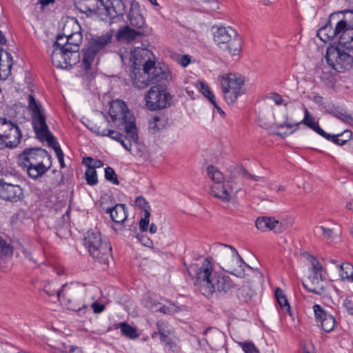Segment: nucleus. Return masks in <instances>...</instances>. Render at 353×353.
<instances>
[{"label": "nucleus", "instance_id": "29", "mask_svg": "<svg viewBox=\"0 0 353 353\" xmlns=\"http://www.w3.org/2000/svg\"><path fill=\"white\" fill-rule=\"evenodd\" d=\"M141 34L142 33L140 31L135 30L130 28L128 26H126L119 30L116 34V38L118 41L125 40L127 41H131Z\"/></svg>", "mask_w": 353, "mask_h": 353}, {"label": "nucleus", "instance_id": "43", "mask_svg": "<svg viewBox=\"0 0 353 353\" xmlns=\"http://www.w3.org/2000/svg\"><path fill=\"white\" fill-rule=\"evenodd\" d=\"M172 58L177 63L184 68L191 63V57L188 54L181 55L179 54H174L172 56Z\"/></svg>", "mask_w": 353, "mask_h": 353}, {"label": "nucleus", "instance_id": "36", "mask_svg": "<svg viewBox=\"0 0 353 353\" xmlns=\"http://www.w3.org/2000/svg\"><path fill=\"white\" fill-rule=\"evenodd\" d=\"M85 177L87 183L89 185L93 186L98 183L97 174L95 169L88 164L85 173Z\"/></svg>", "mask_w": 353, "mask_h": 353}, {"label": "nucleus", "instance_id": "1", "mask_svg": "<svg viewBox=\"0 0 353 353\" xmlns=\"http://www.w3.org/2000/svg\"><path fill=\"white\" fill-rule=\"evenodd\" d=\"M213 270V264L206 258L196 273V285L201 294L208 298L212 296L214 292L225 294L234 287L229 276Z\"/></svg>", "mask_w": 353, "mask_h": 353}, {"label": "nucleus", "instance_id": "49", "mask_svg": "<svg viewBox=\"0 0 353 353\" xmlns=\"http://www.w3.org/2000/svg\"><path fill=\"white\" fill-rule=\"evenodd\" d=\"M240 345L245 353H259V350L252 342L241 343Z\"/></svg>", "mask_w": 353, "mask_h": 353}, {"label": "nucleus", "instance_id": "35", "mask_svg": "<svg viewBox=\"0 0 353 353\" xmlns=\"http://www.w3.org/2000/svg\"><path fill=\"white\" fill-rule=\"evenodd\" d=\"M340 276L342 280L351 282L353 277V265L349 263H343L340 266Z\"/></svg>", "mask_w": 353, "mask_h": 353}, {"label": "nucleus", "instance_id": "63", "mask_svg": "<svg viewBox=\"0 0 353 353\" xmlns=\"http://www.w3.org/2000/svg\"><path fill=\"white\" fill-rule=\"evenodd\" d=\"M243 177L245 179H252V180L256 181H261V180L263 179V177H261V176H259L253 175V174L249 173L246 170H244V172H243Z\"/></svg>", "mask_w": 353, "mask_h": 353}, {"label": "nucleus", "instance_id": "16", "mask_svg": "<svg viewBox=\"0 0 353 353\" xmlns=\"http://www.w3.org/2000/svg\"><path fill=\"white\" fill-rule=\"evenodd\" d=\"M153 57V53L148 49L135 47L131 51L130 61L133 67L143 66V68H145V65L149 63H151V67H157L156 62L152 59Z\"/></svg>", "mask_w": 353, "mask_h": 353}, {"label": "nucleus", "instance_id": "44", "mask_svg": "<svg viewBox=\"0 0 353 353\" xmlns=\"http://www.w3.org/2000/svg\"><path fill=\"white\" fill-rule=\"evenodd\" d=\"M12 247L3 239L0 238V258L12 254Z\"/></svg>", "mask_w": 353, "mask_h": 353}, {"label": "nucleus", "instance_id": "23", "mask_svg": "<svg viewBox=\"0 0 353 353\" xmlns=\"http://www.w3.org/2000/svg\"><path fill=\"white\" fill-rule=\"evenodd\" d=\"M128 19L130 24L134 28L141 29L145 26V21L141 13L139 5L135 1L131 3L130 10L128 14Z\"/></svg>", "mask_w": 353, "mask_h": 353}, {"label": "nucleus", "instance_id": "56", "mask_svg": "<svg viewBox=\"0 0 353 353\" xmlns=\"http://www.w3.org/2000/svg\"><path fill=\"white\" fill-rule=\"evenodd\" d=\"M352 136V132L350 130H346L343 131L342 133L334 135V137H337V139L339 140L345 139V143L351 139Z\"/></svg>", "mask_w": 353, "mask_h": 353}, {"label": "nucleus", "instance_id": "52", "mask_svg": "<svg viewBox=\"0 0 353 353\" xmlns=\"http://www.w3.org/2000/svg\"><path fill=\"white\" fill-rule=\"evenodd\" d=\"M334 134L332 135L329 133L325 132L324 136H322V137H324L325 139H326L327 140L331 141L333 143H334L335 144L339 145H343L345 144V139L339 140L337 139V137H334Z\"/></svg>", "mask_w": 353, "mask_h": 353}, {"label": "nucleus", "instance_id": "40", "mask_svg": "<svg viewBox=\"0 0 353 353\" xmlns=\"http://www.w3.org/2000/svg\"><path fill=\"white\" fill-rule=\"evenodd\" d=\"M348 29L347 28V23L346 21H343V20H341L340 21H339L334 29L333 30H332V34H327V37L328 38H334L336 37V36L338 35H341L343 31H346Z\"/></svg>", "mask_w": 353, "mask_h": 353}, {"label": "nucleus", "instance_id": "4", "mask_svg": "<svg viewBox=\"0 0 353 353\" xmlns=\"http://www.w3.org/2000/svg\"><path fill=\"white\" fill-rule=\"evenodd\" d=\"M112 40V32H108L100 37L92 38L88 43V48L82 50L81 62L78 65V77H81L83 83L88 85L95 77V72L92 68L96 56L103 53L106 47Z\"/></svg>", "mask_w": 353, "mask_h": 353}, {"label": "nucleus", "instance_id": "13", "mask_svg": "<svg viewBox=\"0 0 353 353\" xmlns=\"http://www.w3.org/2000/svg\"><path fill=\"white\" fill-rule=\"evenodd\" d=\"M63 31H65V28ZM82 39L83 37L80 31H76L68 34L64 32L63 34H58L57 36L56 44L58 46L63 45V48H68L70 52H72L70 54L72 59L74 61L77 59H81L79 50Z\"/></svg>", "mask_w": 353, "mask_h": 353}, {"label": "nucleus", "instance_id": "48", "mask_svg": "<svg viewBox=\"0 0 353 353\" xmlns=\"http://www.w3.org/2000/svg\"><path fill=\"white\" fill-rule=\"evenodd\" d=\"M332 30H333V29L330 26H326L319 29L317 35L322 41H325L326 39H332L333 38H328L327 34H331Z\"/></svg>", "mask_w": 353, "mask_h": 353}, {"label": "nucleus", "instance_id": "5", "mask_svg": "<svg viewBox=\"0 0 353 353\" xmlns=\"http://www.w3.org/2000/svg\"><path fill=\"white\" fill-rule=\"evenodd\" d=\"M84 245L90 255L97 262L105 264L112 251L110 242L102 237L99 231H88L83 239Z\"/></svg>", "mask_w": 353, "mask_h": 353}, {"label": "nucleus", "instance_id": "54", "mask_svg": "<svg viewBox=\"0 0 353 353\" xmlns=\"http://www.w3.org/2000/svg\"><path fill=\"white\" fill-rule=\"evenodd\" d=\"M226 187L228 188L230 195L232 194H236L241 190V188L239 186H236V183L232 180L228 181Z\"/></svg>", "mask_w": 353, "mask_h": 353}, {"label": "nucleus", "instance_id": "24", "mask_svg": "<svg viewBox=\"0 0 353 353\" xmlns=\"http://www.w3.org/2000/svg\"><path fill=\"white\" fill-rule=\"evenodd\" d=\"M74 3L77 9L87 14L94 12L99 14V9L101 8L100 3L97 0H74Z\"/></svg>", "mask_w": 353, "mask_h": 353}, {"label": "nucleus", "instance_id": "28", "mask_svg": "<svg viewBox=\"0 0 353 353\" xmlns=\"http://www.w3.org/2000/svg\"><path fill=\"white\" fill-rule=\"evenodd\" d=\"M90 130L95 134L102 136V137H108L110 139L119 141V139H123V134L117 132L114 130L108 129L106 128H103L101 125H98L95 124L92 126Z\"/></svg>", "mask_w": 353, "mask_h": 353}, {"label": "nucleus", "instance_id": "32", "mask_svg": "<svg viewBox=\"0 0 353 353\" xmlns=\"http://www.w3.org/2000/svg\"><path fill=\"white\" fill-rule=\"evenodd\" d=\"M339 46L347 49L353 48V29L343 32L339 37Z\"/></svg>", "mask_w": 353, "mask_h": 353}, {"label": "nucleus", "instance_id": "14", "mask_svg": "<svg viewBox=\"0 0 353 353\" xmlns=\"http://www.w3.org/2000/svg\"><path fill=\"white\" fill-rule=\"evenodd\" d=\"M100 6L99 15L103 21H106L123 16L125 11L123 0H104Z\"/></svg>", "mask_w": 353, "mask_h": 353}, {"label": "nucleus", "instance_id": "62", "mask_svg": "<svg viewBox=\"0 0 353 353\" xmlns=\"http://www.w3.org/2000/svg\"><path fill=\"white\" fill-rule=\"evenodd\" d=\"M300 123H295V124H292V123H288L286 121L282 123H279L278 124V128H283L285 127L288 128H291L294 126H295L296 128L292 131V132H294V131L296 130L297 129V127L298 125H299Z\"/></svg>", "mask_w": 353, "mask_h": 353}, {"label": "nucleus", "instance_id": "21", "mask_svg": "<svg viewBox=\"0 0 353 353\" xmlns=\"http://www.w3.org/2000/svg\"><path fill=\"white\" fill-rule=\"evenodd\" d=\"M83 287L79 283H70L63 285L61 290L57 291V294L59 297L63 296L68 303H71L72 301L83 294Z\"/></svg>", "mask_w": 353, "mask_h": 353}, {"label": "nucleus", "instance_id": "15", "mask_svg": "<svg viewBox=\"0 0 353 353\" xmlns=\"http://www.w3.org/2000/svg\"><path fill=\"white\" fill-rule=\"evenodd\" d=\"M70 51L68 48H63V45L58 46L56 41L53 44V50L51 53V59L53 65L62 69H66L81 62L80 59L72 61L70 56Z\"/></svg>", "mask_w": 353, "mask_h": 353}, {"label": "nucleus", "instance_id": "25", "mask_svg": "<svg viewBox=\"0 0 353 353\" xmlns=\"http://www.w3.org/2000/svg\"><path fill=\"white\" fill-rule=\"evenodd\" d=\"M105 212L110 214L112 221L117 224H122L128 216L124 204H117L112 208H107Z\"/></svg>", "mask_w": 353, "mask_h": 353}, {"label": "nucleus", "instance_id": "64", "mask_svg": "<svg viewBox=\"0 0 353 353\" xmlns=\"http://www.w3.org/2000/svg\"><path fill=\"white\" fill-rule=\"evenodd\" d=\"M88 307L87 305L85 304H82L81 306H75V305H68V309L69 310H73V311H76V312H81V311H83V310L85 309H87Z\"/></svg>", "mask_w": 353, "mask_h": 353}, {"label": "nucleus", "instance_id": "47", "mask_svg": "<svg viewBox=\"0 0 353 353\" xmlns=\"http://www.w3.org/2000/svg\"><path fill=\"white\" fill-rule=\"evenodd\" d=\"M150 212L145 210L143 217L139 221V229L141 232H144L148 230V225L150 223Z\"/></svg>", "mask_w": 353, "mask_h": 353}, {"label": "nucleus", "instance_id": "30", "mask_svg": "<svg viewBox=\"0 0 353 353\" xmlns=\"http://www.w3.org/2000/svg\"><path fill=\"white\" fill-rule=\"evenodd\" d=\"M242 39L237 34L225 46L223 50H228L232 55H238L241 51Z\"/></svg>", "mask_w": 353, "mask_h": 353}, {"label": "nucleus", "instance_id": "34", "mask_svg": "<svg viewBox=\"0 0 353 353\" xmlns=\"http://www.w3.org/2000/svg\"><path fill=\"white\" fill-rule=\"evenodd\" d=\"M207 173L208 176L214 182V183L224 182V176L216 167L212 165L208 166Z\"/></svg>", "mask_w": 353, "mask_h": 353}, {"label": "nucleus", "instance_id": "10", "mask_svg": "<svg viewBox=\"0 0 353 353\" xmlns=\"http://www.w3.org/2000/svg\"><path fill=\"white\" fill-rule=\"evenodd\" d=\"M22 132L19 127L11 120L0 117V139L3 142L2 150L14 149L20 143Z\"/></svg>", "mask_w": 353, "mask_h": 353}, {"label": "nucleus", "instance_id": "33", "mask_svg": "<svg viewBox=\"0 0 353 353\" xmlns=\"http://www.w3.org/2000/svg\"><path fill=\"white\" fill-rule=\"evenodd\" d=\"M157 327L161 341L162 342L168 343V338L171 334V327L170 324L166 321H159L157 323Z\"/></svg>", "mask_w": 353, "mask_h": 353}, {"label": "nucleus", "instance_id": "53", "mask_svg": "<svg viewBox=\"0 0 353 353\" xmlns=\"http://www.w3.org/2000/svg\"><path fill=\"white\" fill-rule=\"evenodd\" d=\"M88 162H89L90 163H92L93 164L91 165V167H93L94 169L95 168H101L103 165V163L101 161V160H99V159H94L92 157H88L86 158H84L83 159V162L85 163H86Z\"/></svg>", "mask_w": 353, "mask_h": 353}, {"label": "nucleus", "instance_id": "9", "mask_svg": "<svg viewBox=\"0 0 353 353\" xmlns=\"http://www.w3.org/2000/svg\"><path fill=\"white\" fill-rule=\"evenodd\" d=\"M244 83L245 78L239 74L230 73L221 77V88L228 104L235 103L238 97L244 93Z\"/></svg>", "mask_w": 353, "mask_h": 353}, {"label": "nucleus", "instance_id": "41", "mask_svg": "<svg viewBox=\"0 0 353 353\" xmlns=\"http://www.w3.org/2000/svg\"><path fill=\"white\" fill-rule=\"evenodd\" d=\"M314 232L315 234H318L321 233L323 236L327 239H332L334 236V231L332 229L327 228L324 226H316L314 229Z\"/></svg>", "mask_w": 353, "mask_h": 353}, {"label": "nucleus", "instance_id": "19", "mask_svg": "<svg viewBox=\"0 0 353 353\" xmlns=\"http://www.w3.org/2000/svg\"><path fill=\"white\" fill-rule=\"evenodd\" d=\"M313 310L316 321L321 323L322 329L326 332L332 331L336 322L334 317L323 310L318 304L313 306Z\"/></svg>", "mask_w": 353, "mask_h": 353}, {"label": "nucleus", "instance_id": "6", "mask_svg": "<svg viewBox=\"0 0 353 353\" xmlns=\"http://www.w3.org/2000/svg\"><path fill=\"white\" fill-rule=\"evenodd\" d=\"M166 77L167 73L161 67H151V63L147 64L142 70L134 67L131 74L132 83L138 89H143L156 84Z\"/></svg>", "mask_w": 353, "mask_h": 353}, {"label": "nucleus", "instance_id": "8", "mask_svg": "<svg viewBox=\"0 0 353 353\" xmlns=\"http://www.w3.org/2000/svg\"><path fill=\"white\" fill-rule=\"evenodd\" d=\"M215 258L226 268L225 271L238 276L241 272L234 268L233 263H243L242 259L239 255L236 250L231 246L223 243H217L213 248Z\"/></svg>", "mask_w": 353, "mask_h": 353}, {"label": "nucleus", "instance_id": "7", "mask_svg": "<svg viewBox=\"0 0 353 353\" xmlns=\"http://www.w3.org/2000/svg\"><path fill=\"white\" fill-rule=\"evenodd\" d=\"M144 99L149 110L157 111L171 106L172 97L164 85H155L145 94Z\"/></svg>", "mask_w": 353, "mask_h": 353}, {"label": "nucleus", "instance_id": "3", "mask_svg": "<svg viewBox=\"0 0 353 353\" xmlns=\"http://www.w3.org/2000/svg\"><path fill=\"white\" fill-rule=\"evenodd\" d=\"M52 163V156L41 148H26L18 156L19 165L34 180L42 177L50 169Z\"/></svg>", "mask_w": 353, "mask_h": 353}, {"label": "nucleus", "instance_id": "17", "mask_svg": "<svg viewBox=\"0 0 353 353\" xmlns=\"http://www.w3.org/2000/svg\"><path fill=\"white\" fill-rule=\"evenodd\" d=\"M23 196V190L18 185L6 183L0 180V198L11 202L19 201Z\"/></svg>", "mask_w": 353, "mask_h": 353}, {"label": "nucleus", "instance_id": "39", "mask_svg": "<svg viewBox=\"0 0 353 353\" xmlns=\"http://www.w3.org/2000/svg\"><path fill=\"white\" fill-rule=\"evenodd\" d=\"M275 296L281 307L289 312L290 307L283 291L280 288H277L275 291Z\"/></svg>", "mask_w": 353, "mask_h": 353}, {"label": "nucleus", "instance_id": "26", "mask_svg": "<svg viewBox=\"0 0 353 353\" xmlns=\"http://www.w3.org/2000/svg\"><path fill=\"white\" fill-rule=\"evenodd\" d=\"M210 192L212 196L222 201H228L231 199L230 193L226 187V184L223 183H216L212 185Z\"/></svg>", "mask_w": 353, "mask_h": 353}, {"label": "nucleus", "instance_id": "46", "mask_svg": "<svg viewBox=\"0 0 353 353\" xmlns=\"http://www.w3.org/2000/svg\"><path fill=\"white\" fill-rule=\"evenodd\" d=\"M158 310L165 314H173L179 312L181 310L179 307L176 306L174 303H170L169 305H163L160 307Z\"/></svg>", "mask_w": 353, "mask_h": 353}, {"label": "nucleus", "instance_id": "50", "mask_svg": "<svg viewBox=\"0 0 353 353\" xmlns=\"http://www.w3.org/2000/svg\"><path fill=\"white\" fill-rule=\"evenodd\" d=\"M135 204L137 207L143 210L144 212L145 210H150V206L149 205L145 199L142 196H139L136 198Z\"/></svg>", "mask_w": 353, "mask_h": 353}, {"label": "nucleus", "instance_id": "11", "mask_svg": "<svg viewBox=\"0 0 353 353\" xmlns=\"http://www.w3.org/2000/svg\"><path fill=\"white\" fill-rule=\"evenodd\" d=\"M325 58L329 65L339 72L349 69L353 63V57L339 46L328 47Z\"/></svg>", "mask_w": 353, "mask_h": 353}, {"label": "nucleus", "instance_id": "57", "mask_svg": "<svg viewBox=\"0 0 353 353\" xmlns=\"http://www.w3.org/2000/svg\"><path fill=\"white\" fill-rule=\"evenodd\" d=\"M136 237L139 239V241L145 246L151 247L153 244L152 241L146 236L143 234H138Z\"/></svg>", "mask_w": 353, "mask_h": 353}, {"label": "nucleus", "instance_id": "27", "mask_svg": "<svg viewBox=\"0 0 353 353\" xmlns=\"http://www.w3.org/2000/svg\"><path fill=\"white\" fill-rule=\"evenodd\" d=\"M6 59L0 61V79L6 80L11 74L13 65L12 57L10 52H4Z\"/></svg>", "mask_w": 353, "mask_h": 353}, {"label": "nucleus", "instance_id": "12", "mask_svg": "<svg viewBox=\"0 0 353 353\" xmlns=\"http://www.w3.org/2000/svg\"><path fill=\"white\" fill-rule=\"evenodd\" d=\"M28 109L31 113L32 125L37 138L49 132L46 116L32 94L28 95Z\"/></svg>", "mask_w": 353, "mask_h": 353}, {"label": "nucleus", "instance_id": "59", "mask_svg": "<svg viewBox=\"0 0 353 353\" xmlns=\"http://www.w3.org/2000/svg\"><path fill=\"white\" fill-rule=\"evenodd\" d=\"M90 306L93 309V312L96 314L101 313L105 310V305L97 301L93 302Z\"/></svg>", "mask_w": 353, "mask_h": 353}, {"label": "nucleus", "instance_id": "37", "mask_svg": "<svg viewBox=\"0 0 353 353\" xmlns=\"http://www.w3.org/2000/svg\"><path fill=\"white\" fill-rule=\"evenodd\" d=\"M37 139L41 141H46L48 145L54 149L55 152L57 148H61L57 139L53 136L50 131L45 133L44 135L43 134L42 136L37 137Z\"/></svg>", "mask_w": 353, "mask_h": 353}, {"label": "nucleus", "instance_id": "55", "mask_svg": "<svg viewBox=\"0 0 353 353\" xmlns=\"http://www.w3.org/2000/svg\"><path fill=\"white\" fill-rule=\"evenodd\" d=\"M268 98L272 100L276 105H280L283 103V99L279 94L276 92H272L270 93Z\"/></svg>", "mask_w": 353, "mask_h": 353}, {"label": "nucleus", "instance_id": "18", "mask_svg": "<svg viewBox=\"0 0 353 353\" xmlns=\"http://www.w3.org/2000/svg\"><path fill=\"white\" fill-rule=\"evenodd\" d=\"M255 225L257 229L262 232L272 230L275 233H281L285 230V227L282 222L276 220L273 217L269 216L257 218L255 221Z\"/></svg>", "mask_w": 353, "mask_h": 353}, {"label": "nucleus", "instance_id": "42", "mask_svg": "<svg viewBox=\"0 0 353 353\" xmlns=\"http://www.w3.org/2000/svg\"><path fill=\"white\" fill-rule=\"evenodd\" d=\"M199 89L201 93L211 102L214 103L215 97L210 90L208 85L203 81H199Z\"/></svg>", "mask_w": 353, "mask_h": 353}, {"label": "nucleus", "instance_id": "20", "mask_svg": "<svg viewBox=\"0 0 353 353\" xmlns=\"http://www.w3.org/2000/svg\"><path fill=\"white\" fill-rule=\"evenodd\" d=\"M327 283L322 279V275H310L303 283V287L310 292L318 295L323 294L326 291Z\"/></svg>", "mask_w": 353, "mask_h": 353}, {"label": "nucleus", "instance_id": "60", "mask_svg": "<svg viewBox=\"0 0 353 353\" xmlns=\"http://www.w3.org/2000/svg\"><path fill=\"white\" fill-rule=\"evenodd\" d=\"M343 305L345 307L347 312L350 314L353 315V301L349 299H345L343 301Z\"/></svg>", "mask_w": 353, "mask_h": 353}, {"label": "nucleus", "instance_id": "22", "mask_svg": "<svg viewBox=\"0 0 353 353\" xmlns=\"http://www.w3.org/2000/svg\"><path fill=\"white\" fill-rule=\"evenodd\" d=\"M237 34L236 30L230 27H219L214 33V40L221 49Z\"/></svg>", "mask_w": 353, "mask_h": 353}, {"label": "nucleus", "instance_id": "2", "mask_svg": "<svg viewBox=\"0 0 353 353\" xmlns=\"http://www.w3.org/2000/svg\"><path fill=\"white\" fill-rule=\"evenodd\" d=\"M109 115L117 128L124 127L126 135L123 134V139H119L118 142L127 151L130 152L132 143L137 144L139 139L133 114L130 112L124 101L115 100L110 103Z\"/></svg>", "mask_w": 353, "mask_h": 353}, {"label": "nucleus", "instance_id": "58", "mask_svg": "<svg viewBox=\"0 0 353 353\" xmlns=\"http://www.w3.org/2000/svg\"><path fill=\"white\" fill-rule=\"evenodd\" d=\"M333 114L334 117L343 121H347L351 119L350 115L347 114L346 112H343L341 111H335Z\"/></svg>", "mask_w": 353, "mask_h": 353}, {"label": "nucleus", "instance_id": "51", "mask_svg": "<svg viewBox=\"0 0 353 353\" xmlns=\"http://www.w3.org/2000/svg\"><path fill=\"white\" fill-rule=\"evenodd\" d=\"M322 265L315 258L312 259V274L310 275H321Z\"/></svg>", "mask_w": 353, "mask_h": 353}, {"label": "nucleus", "instance_id": "61", "mask_svg": "<svg viewBox=\"0 0 353 353\" xmlns=\"http://www.w3.org/2000/svg\"><path fill=\"white\" fill-rule=\"evenodd\" d=\"M56 154H57V159L59 161L61 168H65V163H64V154L61 148L56 149Z\"/></svg>", "mask_w": 353, "mask_h": 353}, {"label": "nucleus", "instance_id": "38", "mask_svg": "<svg viewBox=\"0 0 353 353\" xmlns=\"http://www.w3.org/2000/svg\"><path fill=\"white\" fill-rule=\"evenodd\" d=\"M299 123H303L312 130H314L316 125H319L318 122L316 121L315 118L311 116L309 110L306 108L304 109V118L301 121L299 122Z\"/></svg>", "mask_w": 353, "mask_h": 353}, {"label": "nucleus", "instance_id": "31", "mask_svg": "<svg viewBox=\"0 0 353 353\" xmlns=\"http://www.w3.org/2000/svg\"><path fill=\"white\" fill-rule=\"evenodd\" d=\"M116 328H120L123 335L130 339L138 338L139 334L136 327L131 326L128 323L121 322L115 325Z\"/></svg>", "mask_w": 353, "mask_h": 353}, {"label": "nucleus", "instance_id": "45", "mask_svg": "<svg viewBox=\"0 0 353 353\" xmlns=\"http://www.w3.org/2000/svg\"><path fill=\"white\" fill-rule=\"evenodd\" d=\"M105 178L107 181L111 182L114 185H119V181L117 179V176L111 167H107L105 169Z\"/></svg>", "mask_w": 353, "mask_h": 353}]
</instances>
